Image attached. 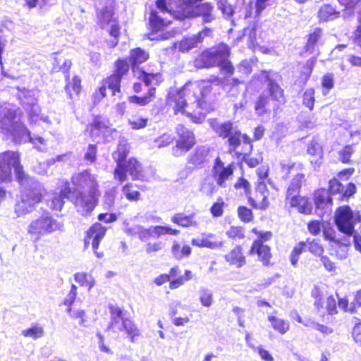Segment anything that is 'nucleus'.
<instances>
[{
    "label": "nucleus",
    "instance_id": "nucleus-1",
    "mask_svg": "<svg viewBox=\"0 0 361 361\" xmlns=\"http://www.w3.org/2000/svg\"><path fill=\"white\" fill-rule=\"evenodd\" d=\"M221 79L211 76L207 80L190 82L175 94H171L168 104L174 114H185L195 123H201L208 111L207 97L212 91V85H220Z\"/></svg>",
    "mask_w": 361,
    "mask_h": 361
},
{
    "label": "nucleus",
    "instance_id": "nucleus-2",
    "mask_svg": "<svg viewBox=\"0 0 361 361\" xmlns=\"http://www.w3.org/2000/svg\"><path fill=\"white\" fill-rule=\"evenodd\" d=\"M11 167H13L16 178L23 188L21 200L15 206L17 216H22L35 209L46 190L42 183L25 173L17 152L7 151L0 154V182L11 180Z\"/></svg>",
    "mask_w": 361,
    "mask_h": 361
},
{
    "label": "nucleus",
    "instance_id": "nucleus-3",
    "mask_svg": "<svg viewBox=\"0 0 361 361\" xmlns=\"http://www.w3.org/2000/svg\"><path fill=\"white\" fill-rule=\"evenodd\" d=\"M64 230V223L53 217L49 213L43 214L39 218L30 222L27 227V233L39 240L42 236L49 235L56 231Z\"/></svg>",
    "mask_w": 361,
    "mask_h": 361
},
{
    "label": "nucleus",
    "instance_id": "nucleus-4",
    "mask_svg": "<svg viewBox=\"0 0 361 361\" xmlns=\"http://www.w3.org/2000/svg\"><path fill=\"white\" fill-rule=\"evenodd\" d=\"M361 223V213L353 211L349 206L339 207L335 212V224L344 235L352 236L355 226Z\"/></svg>",
    "mask_w": 361,
    "mask_h": 361
},
{
    "label": "nucleus",
    "instance_id": "nucleus-5",
    "mask_svg": "<svg viewBox=\"0 0 361 361\" xmlns=\"http://www.w3.org/2000/svg\"><path fill=\"white\" fill-rule=\"evenodd\" d=\"M148 58V53L141 48L137 47L130 51L129 60L133 66V71L135 77L142 80L147 87L154 85H158L161 79V75L159 73H147L138 68H135L136 66L144 63Z\"/></svg>",
    "mask_w": 361,
    "mask_h": 361
},
{
    "label": "nucleus",
    "instance_id": "nucleus-6",
    "mask_svg": "<svg viewBox=\"0 0 361 361\" xmlns=\"http://www.w3.org/2000/svg\"><path fill=\"white\" fill-rule=\"evenodd\" d=\"M210 126L219 137L228 138L229 152L235 151L241 143V132L238 127L231 121L219 122L216 120L211 121Z\"/></svg>",
    "mask_w": 361,
    "mask_h": 361
},
{
    "label": "nucleus",
    "instance_id": "nucleus-7",
    "mask_svg": "<svg viewBox=\"0 0 361 361\" xmlns=\"http://www.w3.org/2000/svg\"><path fill=\"white\" fill-rule=\"evenodd\" d=\"M279 75L274 71H262L259 74L253 76L262 83H266L271 99L276 103L279 107L286 102L283 90L277 83Z\"/></svg>",
    "mask_w": 361,
    "mask_h": 361
},
{
    "label": "nucleus",
    "instance_id": "nucleus-8",
    "mask_svg": "<svg viewBox=\"0 0 361 361\" xmlns=\"http://www.w3.org/2000/svg\"><path fill=\"white\" fill-rule=\"evenodd\" d=\"M230 49L226 44L221 43L202 53L200 61L206 68L219 66L228 59Z\"/></svg>",
    "mask_w": 361,
    "mask_h": 361
},
{
    "label": "nucleus",
    "instance_id": "nucleus-9",
    "mask_svg": "<svg viewBox=\"0 0 361 361\" xmlns=\"http://www.w3.org/2000/svg\"><path fill=\"white\" fill-rule=\"evenodd\" d=\"M176 131L178 138L176 146L172 149V154L178 157L185 154L195 145V138L193 133L183 125H178Z\"/></svg>",
    "mask_w": 361,
    "mask_h": 361
},
{
    "label": "nucleus",
    "instance_id": "nucleus-10",
    "mask_svg": "<svg viewBox=\"0 0 361 361\" xmlns=\"http://www.w3.org/2000/svg\"><path fill=\"white\" fill-rule=\"evenodd\" d=\"M325 239L330 240L331 247V255H336L340 259H345L348 255V247L351 243L352 236L344 235L339 237L331 231H324Z\"/></svg>",
    "mask_w": 361,
    "mask_h": 361
},
{
    "label": "nucleus",
    "instance_id": "nucleus-11",
    "mask_svg": "<svg viewBox=\"0 0 361 361\" xmlns=\"http://www.w3.org/2000/svg\"><path fill=\"white\" fill-rule=\"evenodd\" d=\"M72 183L78 190H83L85 192L97 194L99 192L97 178L88 171H84L72 176Z\"/></svg>",
    "mask_w": 361,
    "mask_h": 361
},
{
    "label": "nucleus",
    "instance_id": "nucleus-12",
    "mask_svg": "<svg viewBox=\"0 0 361 361\" xmlns=\"http://www.w3.org/2000/svg\"><path fill=\"white\" fill-rule=\"evenodd\" d=\"M100 192L97 194H86L85 192H79L73 200L78 213L82 216L90 214L94 209L97 198Z\"/></svg>",
    "mask_w": 361,
    "mask_h": 361
},
{
    "label": "nucleus",
    "instance_id": "nucleus-13",
    "mask_svg": "<svg viewBox=\"0 0 361 361\" xmlns=\"http://www.w3.org/2000/svg\"><path fill=\"white\" fill-rule=\"evenodd\" d=\"M271 237V232H265L261 233L259 239L253 242L251 249V254H257L259 259L262 262L263 265L268 266L271 257L270 248L267 245H264L263 241L268 240Z\"/></svg>",
    "mask_w": 361,
    "mask_h": 361
},
{
    "label": "nucleus",
    "instance_id": "nucleus-14",
    "mask_svg": "<svg viewBox=\"0 0 361 361\" xmlns=\"http://www.w3.org/2000/svg\"><path fill=\"white\" fill-rule=\"evenodd\" d=\"M179 232L178 230L173 229L169 226H154L146 228L141 226L137 237L141 241H146L149 238H158L164 235H177Z\"/></svg>",
    "mask_w": 361,
    "mask_h": 361
},
{
    "label": "nucleus",
    "instance_id": "nucleus-15",
    "mask_svg": "<svg viewBox=\"0 0 361 361\" xmlns=\"http://www.w3.org/2000/svg\"><path fill=\"white\" fill-rule=\"evenodd\" d=\"M106 232V228L99 223L93 224L87 232L85 245L89 243L88 240H92V249L98 258L103 257V253L98 252L97 250L99 247L101 240L104 237Z\"/></svg>",
    "mask_w": 361,
    "mask_h": 361
},
{
    "label": "nucleus",
    "instance_id": "nucleus-16",
    "mask_svg": "<svg viewBox=\"0 0 361 361\" xmlns=\"http://www.w3.org/2000/svg\"><path fill=\"white\" fill-rule=\"evenodd\" d=\"M121 80V78L114 73L105 80L102 85L94 94V102H99L102 98L106 97L107 88L111 92L112 95H116V92H120Z\"/></svg>",
    "mask_w": 361,
    "mask_h": 361
},
{
    "label": "nucleus",
    "instance_id": "nucleus-17",
    "mask_svg": "<svg viewBox=\"0 0 361 361\" xmlns=\"http://www.w3.org/2000/svg\"><path fill=\"white\" fill-rule=\"evenodd\" d=\"M128 153V150L126 144L120 143L117 150L113 153V158L117 163V166L114 170V178L120 183L126 180V176L123 173V164L126 161V158Z\"/></svg>",
    "mask_w": 361,
    "mask_h": 361
},
{
    "label": "nucleus",
    "instance_id": "nucleus-18",
    "mask_svg": "<svg viewBox=\"0 0 361 361\" xmlns=\"http://www.w3.org/2000/svg\"><path fill=\"white\" fill-rule=\"evenodd\" d=\"M259 179L262 177L259 176ZM255 192L259 193L262 200L259 198L254 200L251 196L249 197V202L254 208L266 209L269 204L268 201L269 192L267 190V185L264 180H259L255 188Z\"/></svg>",
    "mask_w": 361,
    "mask_h": 361
},
{
    "label": "nucleus",
    "instance_id": "nucleus-19",
    "mask_svg": "<svg viewBox=\"0 0 361 361\" xmlns=\"http://www.w3.org/2000/svg\"><path fill=\"white\" fill-rule=\"evenodd\" d=\"M17 122L16 110L4 109L0 113V133L8 135Z\"/></svg>",
    "mask_w": 361,
    "mask_h": 361
},
{
    "label": "nucleus",
    "instance_id": "nucleus-20",
    "mask_svg": "<svg viewBox=\"0 0 361 361\" xmlns=\"http://www.w3.org/2000/svg\"><path fill=\"white\" fill-rule=\"evenodd\" d=\"M210 32V29L205 28L195 35L184 38L178 44V50L181 52H188L197 47L202 42L203 38L207 36Z\"/></svg>",
    "mask_w": 361,
    "mask_h": 361
},
{
    "label": "nucleus",
    "instance_id": "nucleus-21",
    "mask_svg": "<svg viewBox=\"0 0 361 361\" xmlns=\"http://www.w3.org/2000/svg\"><path fill=\"white\" fill-rule=\"evenodd\" d=\"M71 193V189L68 184L61 189L59 192H54L50 197L47 200V206L52 210L61 211L65 203V199H67Z\"/></svg>",
    "mask_w": 361,
    "mask_h": 361
},
{
    "label": "nucleus",
    "instance_id": "nucleus-22",
    "mask_svg": "<svg viewBox=\"0 0 361 361\" xmlns=\"http://www.w3.org/2000/svg\"><path fill=\"white\" fill-rule=\"evenodd\" d=\"M214 238L215 235L212 233H202L200 236L193 238L191 243L199 247H207L212 250L221 248L224 243L215 241Z\"/></svg>",
    "mask_w": 361,
    "mask_h": 361
},
{
    "label": "nucleus",
    "instance_id": "nucleus-23",
    "mask_svg": "<svg viewBox=\"0 0 361 361\" xmlns=\"http://www.w3.org/2000/svg\"><path fill=\"white\" fill-rule=\"evenodd\" d=\"M123 173L127 180V173L132 177L133 180H143L145 176L142 173L141 164L133 158L129 159L128 161L123 164Z\"/></svg>",
    "mask_w": 361,
    "mask_h": 361
},
{
    "label": "nucleus",
    "instance_id": "nucleus-24",
    "mask_svg": "<svg viewBox=\"0 0 361 361\" xmlns=\"http://www.w3.org/2000/svg\"><path fill=\"white\" fill-rule=\"evenodd\" d=\"M286 203L289 204L290 207L296 208L300 213L304 214H310L312 210V206L309 200L300 195L286 198Z\"/></svg>",
    "mask_w": 361,
    "mask_h": 361
},
{
    "label": "nucleus",
    "instance_id": "nucleus-25",
    "mask_svg": "<svg viewBox=\"0 0 361 361\" xmlns=\"http://www.w3.org/2000/svg\"><path fill=\"white\" fill-rule=\"evenodd\" d=\"M8 135L13 137V141L16 143L27 142L28 140H31L30 132L20 121H18Z\"/></svg>",
    "mask_w": 361,
    "mask_h": 361
},
{
    "label": "nucleus",
    "instance_id": "nucleus-26",
    "mask_svg": "<svg viewBox=\"0 0 361 361\" xmlns=\"http://www.w3.org/2000/svg\"><path fill=\"white\" fill-rule=\"evenodd\" d=\"M109 121L102 117H97L92 123V134L100 135L102 134L104 137L107 138L109 133H116V130H112L109 128Z\"/></svg>",
    "mask_w": 361,
    "mask_h": 361
},
{
    "label": "nucleus",
    "instance_id": "nucleus-27",
    "mask_svg": "<svg viewBox=\"0 0 361 361\" xmlns=\"http://www.w3.org/2000/svg\"><path fill=\"white\" fill-rule=\"evenodd\" d=\"M226 261L230 265H234L238 268L242 267L246 263V259L243 254L240 246H236L224 257Z\"/></svg>",
    "mask_w": 361,
    "mask_h": 361
},
{
    "label": "nucleus",
    "instance_id": "nucleus-28",
    "mask_svg": "<svg viewBox=\"0 0 361 361\" xmlns=\"http://www.w3.org/2000/svg\"><path fill=\"white\" fill-rule=\"evenodd\" d=\"M111 313V322L109 328L114 332L120 327L126 318L123 317V311L118 307L111 305L109 307Z\"/></svg>",
    "mask_w": 361,
    "mask_h": 361
},
{
    "label": "nucleus",
    "instance_id": "nucleus-29",
    "mask_svg": "<svg viewBox=\"0 0 361 361\" xmlns=\"http://www.w3.org/2000/svg\"><path fill=\"white\" fill-rule=\"evenodd\" d=\"M182 0H157V7L162 13H173L178 8H183Z\"/></svg>",
    "mask_w": 361,
    "mask_h": 361
},
{
    "label": "nucleus",
    "instance_id": "nucleus-30",
    "mask_svg": "<svg viewBox=\"0 0 361 361\" xmlns=\"http://www.w3.org/2000/svg\"><path fill=\"white\" fill-rule=\"evenodd\" d=\"M305 180V175L302 173H298L292 179L288 187L286 198H290L293 196L299 195L301 186Z\"/></svg>",
    "mask_w": 361,
    "mask_h": 361
},
{
    "label": "nucleus",
    "instance_id": "nucleus-31",
    "mask_svg": "<svg viewBox=\"0 0 361 361\" xmlns=\"http://www.w3.org/2000/svg\"><path fill=\"white\" fill-rule=\"evenodd\" d=\"M233 166L232 164H229L225 169H219L213 173V175L216 184L220 187L225 188L226 187V180L233 176Z\"/></svg>",
    "mask_w": 361,
    "mask_h": 361
},
{
    "label": "nucleus",
    "instance_id": "nucleus-32",
    "mask_svg": "<svg viewBox=\"0 0 361 361\" xmlns=\"http://www.w3.org/2000/svg\"><path fill=\"white\" fill-rule=\"evenodd\" d=\"M123 331L126 332L132 343H135L136 341V338L140 335V331L134 322L128 318L123 322V324H121L120 327L117 330V331Z\"/></svg>",
    "mask_w": 361,
    "mask_h": 361
},
{
    "label": "nucleus",
    "instance_id": "nucleus-33",
    "mask_svg": "<svg viewBox=\"0 0 361 361\" xmlns=\"http://www.w3.org/2000/svg\"><path fill=\"white\" fill-rule=\"evenodd\" d=\"M307 153L314 157L311 159V163L319 166L322 160L323 150L322 146L316 141H312L307 147Z\"/></svg>",
    "mask_w": 361,
    "mask_h": 361
},
{
    "label": "nucleus",
    "instance_id": "nucleus-34",
    "mask_svg": "<svg viewBox=\"0 0 361 361\" xmlns=\"http://www.w3.org/2000/svg\"><path fill=\"white\" fill-rule=\"evenodd\" d=\"M171 221L182 227L197 226L198 223L195 220V214L185 215L176 214L171 217Z\"/></svg>",
    "mask_w": 361,
    "mask_h": 361
},
{
    "label": "nucleus",
    "instance_id": "nucleus-35",
    "mask_svg": "<svg viewBox=\"0 0 361 361\" xmlns=\"http://www.w3.org/2000/svg\"><path fill=\"white\" fill-rule=\"evenodd\" d=\"M314 202L317 208H324L325 206L331 205L332 197L327 190L321 189L314 194Z\"/></svg>",
    "mask_w": 361,
    "mask_h": 361
},
{
    "label": "nucleus",
    "instance_id": "nucleus-36",
    "mask_svg": "<svg viewBox=\"0 0 361 361\" xmlns=\"http://www.w3.org/2000/svg\"><path fill=\"white\" fill-rule=\"evenodd\" d=\"M209 149L206 147H198L194 154L189 158V162L194 165H200L207 161Z\"/></svg>",
    "mask_w": 361,
    "mask_h": 361
},
{
    "label": "nucleus",
    "instance_id": "nucleus-37",
    "mask_svg": "<svg viewBox=\"0 0 361 361\" xmlns=\"http://www.w3.org/2000/svg\"><path fill=\"white\" fill-rule=\"evenodd\" d=\"M152 87L148 90L147 94L144 97H137L136 95H133L129 97L128 99L130 103L137 104L140 106H145L149 104L155 97V85H152Z\"/></svg>",
    "mask_w": 361,
    "mask_h": 361
},
{
    "label": "nucleus",
    "instance_id": "nucleus-38",
    "mask_svg": "<svg viewBox=\"0 0 361 361\" xmlns=\"http://www.w3.org/2000/svg\"><path fill=\"white\" fill-rule=\"evenodd\" d=\"M322 36V30L320 28H316L308 36L307 42L305 46L307 51L314 53L317 47V42Z\"/></svg>",
    "mask_w": 361,
    "mask_h": 361
},
{
    "label": "nucleus",
    "instance_id": "nucleus-39",
    "mask_svg": "<svg viewBox=\"0 0 361 361\" xmlns=\"http://www.w3.org/2000/svg\"><path fill=\"white\" fill-rule=\"evenodd\" d=\"M268 321L271 323L273 329L281 334H285L289 330L290 326L288 321L274 316H269Z\"/></svg>",
    "mask_w": 361,
    "mask_h": 361
},
{
    "label": "nucleus",
    "instance_id": "nucleus-40",
    "mask_svg": "<svg viewBox=\"0 0 361 361\" xmlns=\"http://www.w3.org/2000/svg\"><path fill=\"white\" fill-rule=\"evenodd\" d=\"M339 12L336 11L331 6L324 5L322 6L318 12V17L320 20H331L338 17Z\"/></svg>",
    "mask_w": 361,
    "mask_h": 361
},
{
    "label": "nucleus",
    "instance_id": "nucleus-41",
    "mask_svg": "<svg viewBox=\"0 0 361 361\" xmlns=\"http://www.w3.org/2000/svg\"><path fill=\"white\" fill-rule=\"evenodd\" d=\"M344 191V185L337 179H332L329 181V193L331 196L336 197L338 200H343L342 193Z\"/></svg>",
    "mask_w": 361,
    "mask_h": 361
},
{
    "label": "nucleus",
    "instance_id": "nucleus-42",
    "mask_svg": "<svg viewBox=\"0 0 361 361\" xmlns=\"http://www.w3.org/2000/svg\"><path fill=\"white\" fill-rule=\"evenodd\" d=\"M27 111L29 115V119L31 123H37L39 121L41 111L39 105L37 104V99L35 98L32 99L31 102H27Z\"/></svg>",
    "mask_w": 361,
    "mask_h": 361
},
{
    "label": "nucleus",
    "instance_id": "nucleus-43",
    "mask_svg": "<svg viewBox=\"0 0 361 361\" xmlns=\"http://www.w3.org/2000/svg\"><path fill=\"white\" fill-rule=\"evenodd\" d=\"M98 23L102 27H105L111 23H114L113 12L111 9L104 8L97 13Z\"/></svg>",
    "mask_w": 361,
    "mask_h": 361
},
{
    "label": "nucleus",
    "instance_id": "nucleus-44",
    "mask_svg": "<svg viewBox=\"0 0 361 361\" xmlns=\"http://www.w3.org/2000/svg\"><path fill=\"white\" fill-rule=\"evenodd\" d=\"M25 337H29L32 339H38L44 336V329L39 325H33L30 328L24 329L21 332Z\"/></svg>",
    "mask_w": 361,
    "mask_h": 361
},
{
    "label": "nucleus",
    "instance_id": "nucleus-45",
    "mask_svg": "<svg viewBox=\"0 0 361 361\" xmlns=\"http://www.w3.org/2000/svg\"><path fill=\"white\" fill-rule=\"evenodd\" d=\"M171 251L175 258L180 259L185 257H188L190 255L191 247L187 245L180 247L178 243H174Z\"/></svg>",
    "mask_w": 361,
    "mask_h": 361
},
{
    "label": "nucleus",
    "instance_id": "nucleus-46",
    "mask_svg": "<svg viewBox=\"0 0 361 361\" xmlns=\"http://www.w3.org/2000/svg\"><path fill=\"white\" fill-rule=\"evenodd\" d=\"M149 23L154 30H159L165 26L168 22H166L163 18L160 17L157 11L152 10L149 16Z\"/></svg>",
    "mask_w": 361,
    "mask_h": 361
},
{
    "label": "nucleus",
    "instance_id": "nucleus-47",
    "mask_svg": "<svg viewBox=\"0 0 361 361\" xmlns=\"http://www.w3.org/2000/svg\"><path fill=\"white\" fill-rule=\"evenodd\" d=\"M135 186L133 183H128L122 188L123 195L129 201H137L140 200V193L139 191L134 190Z\"/></svg>",
    "mask_w": 361,
    "mask_h": 361
},
{
    "label": "nucleus",
    "instance_id": "nucleus-48",
    "mask_svg": "<svg viewBox=\"0 0 361 361\" xmlns=\"http://www.w3.org/2000/svg\"><path fill=\"white\" fill-rule=\"evenodd\" d=\"M200 301L202 306L209 307L213 303V293L207 288H201L199 290Z\"/></svg>",
    "mask_w": 361,
    "mask_h": 361
},
{
    "label": "nucleus",
    "instance_id": "nucleus-49",
    "mask_svg": "<svg viewBox=\"0 0 361 361\" xmlns=\"http://www.w3.org/2000/svg\"><path fill=\"white\" fill-rule=\"evenodd\" d=\"M80 80L78 77H74L72 81L67 83L66 86V90L69 94L71 99L73 98V95H78L80 91Z\"/></svg>",
    "mask_w": 361,
    "mask_h": 361
},
{
    "label": "nucleus",
    "instance_id": "nucleus-50",
    "mask_svg": "<svg viewBox=\"0 0 361 361\" xmlns=\"http://www.w3.org/2000/svg\"><path fill=\"white\" fill-rule=\"evenodd\" d=\"M54 3L55 0H25V5L30 9L38 6L41 10H46Z\"/></svg>",
    "mask_w": 361,
    "mask_h": 361
},
{
    "label": "nucleus",
    "instance_id": "nucleus-51",
    "mask_svg": "<svg viewBox=\"0 0 361 361\" xmlns=\"http://www.w3.org/2000/svg\"><path fill=\"white\" fill-rule=\"evenodd\" d=\"M218 9H219L224 16L230 18L234 12L233 8L228 0H216Z\"/></svg>",
    "mask_w": 361,
    "mask_h": 361
},
{
    "label": "nucleus",
    "instance_id": "nucleus-52",
    "mask_svg": "<svg viewBox=\"0 0 361 361\" xmlns=\"http://www.w3.org/2000/svg\"><path fill=\"white\" fill-rule=\"evenodd\" d=\"M62 59L55 58L54 62V70L56 71H61L63 73H66V79H69V75L67 74V71L71 66V61L68 59H64L63 61V63L61 64Z\"/></svg>",
    "mask_w": 361,
    "mask_h": 361
},
{
    "label": "nucleus",
    "instance_id": "nucleus-53",
    "mask_svg": "<svg viewBox=\"0 0 361 361\" xmlns=\"http://www.w3.org/2000/svg\"><path fill=\"white\" fill-rule=\"evenodd\" d=\"M305 244L307 249L315 255L320 256L324 252L322 246L317 240L313 239L310 240L308 239Z\"/></svg>",
    "mask_w": 361,
    "mask_h": 361
},
{
    "label": "nucleus",
    "instance_id": "nucleus-54",
    "mask_svg": "<svg viewBox=\"0 0 361 361\" xmlns=\"http://www.w3.org/2000/svg\"><path fill=\"white\" fill-rule=\"evenodd\" d=\"M303 104L310 110H312L314 104V90L312 88L307 89L303 94Z\"/></svg>",
    "mask_w": 361,
    "mask_h": 361
},
{
    "label": "nucleus",
    "instance_id": "nucleus-55",
    "mask_svg": "<svg viewBox=\"0 0 361 361\" xmlns=\"http://www.w3.org/2000/svg\"><path fill=\"white\" fill-rule=\"evenodd\" d=\"M269 101V97L265 95H260L259 97L255 106V111L258 115L261 116L266 112V106Z\"/></svg>",
    "mask_w": 361,
    "mask_h": 361
},
{
    "label": "nucleus",
    "instance_id": "nucleus-56",
    "mask_svg": "<svg viewBox=\"0 0 361 361\" xmlns=\"http://www.w3.org/2000/svg\"><path fill=\"white\" fill-rule=\"evenodd\" d=\"M115 66L116 69L114 74L121 77V78L124 75H126L128 72L129 65L126 60L119 59L116 61Z\"/></svg>",
    "mask_w": 361,
    "mask_h": 361
},
{
    "label": "nucleus",
    "instance_id": "nucleus-57",
    "mask_svg": "<svg viewBox=\"0 0 361 361\" xmlns=\"http://www.w3.org/2000/svg\"><path fill=\"white\" fill-rule=\"evenodd\" d=\"M77 295V287L75 285L73 284L71 286V290L66 297L63 300V304L68 307L67 312H71V306L74 302L75 298Z\"/></svg>",
    "mask_w": 361,
    "mask_h": 361
},
{
    "label": "nucleus",
    "instance_id": "nucleus-58",
    "mask_svg": "<svg viewBox=\"0 0 361 361\" xmlns=\"http://www.w3.org/2000/svg\"><path fill=\"white\" fill-rule=\"evenodd\" d=\"M28 142H32L40 152H45L47 149V141L41 136L31 135V140H28Z\"/></svg>",
    "mask_w": 361,
    "mask_h": 361
},
{
    "label": "nucleus",
    "instance_id": "nucleus-59",
    "mask_svg": "<svg viewBox=\"0 0 361 361\" xmlns=\"http://www.w3.org/2000/svg\"><path fill=\"white\" fill-rule=\"evenodd\" d=\"M238 214L240 220L244 222H250L253 218L252 210L246 207H239L238 209Z\"/></svg>",
    "mask_w": 361,
    "mask_h": 361
},
{
    "label": "nucleus",
    "instance_id": "nucleus-60",
    "mask_svg": "<svg viewBox=\"0 0 361 361\" xmlns=\"http://www.w3.org/2000/svg\"><path fill=\"white\" fill-rule=\"evenodd\" d=\"M226 235L233 239H242L245 237L243 228L239 226H231L226 231Z\"/></svg>",
    "mask_w": 361,
    "mask_h": 361
},
{
    "label": "nucleus",
    "instance_id": "nucleus-61",
    "mask_svg": "<svg viewBox=\"0 0 361 361\" xmlns=\"http://www.w3.org/2000/svg\"><path fill=\"white\" fill-rule=\"evenodd\" d=\"M225 203L222 198H219L217 202H215L211 207L210 211L213 216L219 217L223 215V208Z\"/></svg>",
    "mask_w": 361,
    "mask_h": 361
},
{
    "label": "nucleus",
    "instance_id": "nucleus-62",
    "mask_svg": "<svg viewBox=\"0 0 361 361\" xmlns=\"http://www.w3.org/2000/svg\"><path fill=\"white\" fill-rule=\"evenodd\" d=\"M97 146L95 145H89L84 155L85 160L90 164L94 163L97 159Z\"/></svg>",
    "mask_w": 361,
    "mask_h": 361
},
{
    "label": "nucleus",
    "instance_id": "nucleus-63",
    "mask_svg": "<svg viewBox=\"0 0 361 361\" xmlns=\"http://www.w3.org/2000/svg\"><path fill=\"white\" fill-rule=\"evenodd\" d=\"M352 237H353L355 249L361 253V223L354 228Z\"/></svg>",
    "mask_w": 361,
    "mask_h": 361
},
{
    "label": "nucleus",
    "instance_id": "nucleus-64",
    "mask_svg": "<svg viewBox=\"0 0 361 361\" xmlns=\"http://www.w3.org/2000/svg\"><path fill=\"white\" fill-rule=\"evenodd\" d=\"M234 187L235 189L243 188L246 196L248 198L250 197V185L246 179L243 178H239L235 183Z\"/></svg>",
    "mask_w": 361,
    "mask_h": 361
}]
</instances>
